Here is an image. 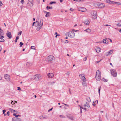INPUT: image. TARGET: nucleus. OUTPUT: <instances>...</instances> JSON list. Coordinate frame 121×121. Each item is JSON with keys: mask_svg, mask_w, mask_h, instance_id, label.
<instances>
[{"mask_svg": "<svg viewBox=\"0 0 121 121\" xmlns=\"http://www.w3.org/2000/svg\"><path fill=\"white\" fill-rule=\"evenodd\" d=\"M94 5L96 8H103L105 6L104 4L97 2L95 3L94 4Z\"/></svg>", "mask_w": 121, "mask_h": 121, "instance_id": "nucleus-1", "label": "nucleus"}, {"mask_svg": "<svg viewBox=\"0 0 121 121\" xmlns=\"http://www.w3.org/2000/svg\"><path fill=\"white\" fill-rule=\"evenodd\" d=\"M66 36H68L71 38H73L75 36V33L72 31H70L65 34Z\"/></svg>", "mask_w": 121, "mask_h": 121, "instance_id": "nucleus-2", "label": "nucleus"}, {"mask_svg": "<svg viewBox=\"0 0 121 121\" xmlns=\"http://www.w3.org/2000/svg\"><path fill=\"white\" fill-rule=\"evenodd\" d=\"M95 78L97 81H99L101 79L100 72L99 70H97L96 72Z\"/></svg>", "mask_w": 121, "mask_h": 121, "instance_id": "nucleus-3", "label": "nucleus"}, {"mask_svg": "<svg viewBox=\"0 0 121 121\" xmlns=\"http://www.w3.org/2000/svg\"><path fill=\"white\" fill-rule=\"evenodd\" d=\"M54 59V56L52 55H50L46 59V61L49 62Z\"/></svg>", "mask_w": 121, "mask_h": 121, "instance_id": "nucleus-4", "label": "nucleus"}, {"mask_svg": "<svg viewBox=\"0 0 121 121\" xmlns=\"http://www.w3.org/2000/svg\"><path fill=\"white\" fill-rule=\"evenodd\" d=\"M111 75L114 77H116L117 76V73L116 71L114 69H111L110 70Z\"/></svg>", "mask_w": 121, "mask_h": 121, "instance_id": "nucleus-5", "label": "nucleus"}, {"mask_svg": "<svg viewBox=\"0 0 121 121\" xmlns=\"http://www.w3.org/2000/svg\"><path fill=\"white\" fill-rule=\"evenodd\" d=\"M34 79L36 80H39L41 79V75L40 74H37L34 76Z\"/></svg>", "mask_w": 121, "mask_h": 121, "instance_id": "nucleus-6", "label": "nucleus"}, {"mask_svg": "<svg viewBox=\"0 0 121 121\" xmlns=\"http://www.w3.org/2000/svg\"><path fill=\"white\" fill-rule=\"evenodd\" d=\"M91 15H92V18L94 19H96L97 18V13L96 11H93L92 13H91Z\"/></svg>", "mask_w": 121, "mask_h": 121, "instance_id": "nucleus-7", "label": "nucleus"}, {"mask_svg": "<svg viewBox=\"0 0 121 121\" xmlns=\"http://www.w3.org/2000/svg\"><path fill=\"white\" fill-rule=\"evenodd\" d=\"M4 35L3 31L1 28H0V39H2L4 38L3 35Z\"/></svg>", "mask_w": 121, "mask_h": 121, "instance_id": "nucleus-8", "label": "nucleus"}, {"mask_svg": "<svg viewBox=\"0 0 121 121\" xmlns=\"http://www.w3.org/2000/svg\"><path fill=\"white\" fill-rule=\"evenodd\" d=\"M78 10L79 11L84 12L86 11V9L84 7H79L78 8Z\"/></svg>", "mask_w": 121, "mask_h": 121, "instance_id": "nucleus-9", "label": "nucleus"}, {"mask_svg": "<svg viewBox=\"0 0 121 121\" xmlns=\"http://www.w3.org/2000/svg\"><path fill=\"white\" fill-rule=\"evenodd\" d=\"M13 121H21V119L18 117H15L13 118L12 119Z\"/></svg>", "mask_w": 121, "mask_h": 121, "instance_id": "nucleus-10", "label": "nucleus"}, {"mask_svg": "<svg viewBox=\"0 0 121 121\" xmlns=\"http://www.w3.org/2000/svg\"><path fill=\"white\" fill-rule=\"evenodd\" d=\"M29 2L28 3L30 6L31 7L33 5V0H28Z\"/></svg>", "mask_w": 121, "mask_h": 121, "instance_id": "nucleus-11", "label": "nucleus"}, {"mask_svg": "<svg viewBox=\"0 0 121 121\" xmlns=\"http://www.w3.org/2000/svg\"><path fill=\"white\" fill-rule=\"evenodd\" d=\"M54 74L53 73H50L47 74V76L49 78H53L54 77Z\"/></svg>", "mask_w": 121, "mask_h": 121, "instance_id": "nucleus-12", "label": "nucleus"}, {"mask_svg": "<svg viewBox=\"0 0 121 121\" xmlns=\"http://www.w3.org/2000/svg\"><path fill=\"white\" fill-rule=\"evenodd\" d=\"M4 77L5 79L7 80H9L10 76L9 75L5 74L4 75Z\"/></svg>", "mask_w": 121, "mask_h": 121, "instance_id": "nucleus-13", "label": "nucleus"}, {"mask_svg": "<svg viewBox=\"0 0 121 121\" xmlns=\"http://www.w3.org/2000/svg\"><path fill=\"white\" fill-rule=\"evenodd\" d=\"M113 50H110L107 52L108 54H105V56H107L108 55H109L110 54H112L113 52Z\"/></svg>", "mask_w": 121, "mask_h": 121, "instance_id": "nucleus-14", "label": "nucleus"}, {"mask_svg": "<svg viewBox=\"0 0 121 121\" xmlns=\"http://www.w3.org/2000/svg\"><path fill=\"white\" fill-rule=\"evenodd\" d=\"M7 36L9 38V39L11 38H12V35L11 33L10 32H7Z\"/></svg>", "mask_w": 121, "mask_h": 121, "instance_id": "nucleus-15", "label": "nucleus"}, {"mask_svg": "<svg viewBox=\"0 0 121 121\" xmlns=\"http://www.w3.org/2000/svg\"><path fill=\"white\" fill-rule=\"evenodd\" d=\"M107 39H108L106 38H105V39H103V42L104 44H107L108 42Z\"/></svg>", "mask_w": 121, "mask_h": 121, "instance_id": "nucleus-16", "label": "nucleus"}, {"mask_svg": "<svg viewBox=\"0 0 121 121\" xmlns=\"http://www.w3.org/2000/svg\"><path fill=\"white\" fill-rule=\"evenodd\" d=\"M43 20L42 19H40V22L39 24V26H42L43 25Z\"/></svg>", "mask_w": 121, "mask_h": 121, "instance_id": "nucleus-17", "label": "nucleus"}, {"mask_svg": "<svg viewBox=\"0 0 121 121\" xmlns=\"http://www.w3.org/2000/svg\"><path fill=\"white\" fill-rule=\"evenodd\" d=\"M84 23L86 25H88L89 23V22L88 20H86L84 21Z\"/></svg>", "mask_w": 121, "mask_h": 121, "instance_id": "nucleus-18", "label": "nucleus"}, {"mask_svg": "<svg viewBox=\"0 0 121 121\" xmlns=\"http://www.w3.org/2000/svg\"><path fill=\"white\" fill-rule=\"evenodd\" d=\"M101 50L100 48L99 47H98L96 49V51L97 52H100Z\"/></svg>", "mask_w": 121, "mask_h": 121, "instance_id": "nucleus-19", "label": "nucleus"}, {"mask_svg": "<svg viewBox=\"0 0 121 121\" xmlns=\"http://www.w3.org/2000/svg\"><path fill=\"white\" fill-rule=\"evenodd\" d=\"M81 80H82L83 81V82L86 81V80L84 76H82V77H81Z\"/></svg>", "mask_w": 121, "mask_h": 121, "instance_id": "nucleus-20", "label": "nucleus"}, {"mask_svg": "<svg viewBox=\"0 0 121 121\" xmlns=\"http://www.w3.org/2000/svg\"><path fill=\"white\" fill-rule=\"evenodd\" d=\"M85 31L87 32H91V30L89 28L87 29L84 30Z\"/></svg>", "mask_w": 121, "mask_h": 121, "instance_id": "nucleus-21", "label": "nucleus"}, {"mask_svg": "<svg viewBox=\"0 0 121 121\" xmlns=\"http://www.w3.org/2000/svg\"><path fill=\"white\" fill-rule=\"evenodd\" d=\"M42 27V26H38V27L36 29L37 30V31L39 30Z\"/></svg>", "mask_w": 121, "mask_h": 121, "instance_id": "nucleus-22", "label": "nucleus"}, {"mask_svg": "<svg viewBox=\"0 0 121 121\" xmlns=\"http://www.w3.org/2000/svg\"><path fill=\"white\" fill-rule=\"evenodd\" d=\"M27 65L28 66H29L32 65V64L30 62H28L27 63Z\"/></svg>", "mask_w": 121, "mask_h": 121, "instance_id": "nucleus-23", "label": "nucleus"}, {"mask_svg": "<svg viewBox=\"0 0 121 121\" xmlns=\"http://www.w3.org/2000/svg\"><path fill=\"white\" fill-rule=\"evenodd\" d=\"M19 38V37L18 36H17L16 37V38L15 40V42H17V40H18Z\"/></svg>", "mask_w": 121, "mask_h": 121, "instance_id": "nucleus-24", "label": "nucleus"}, {"mask_svg": "<svg viewBox=\"0 0 121 121\" xmlns=\"http://www.w3.org/2000/svg\"><path fill=\"white\" fill-rule=\"evenodd\" d=\"M43 117L44 118V119H47L48 118V116L46 115H43Z\"/></svg>", "mask_w": 121, "mask_h": 121, "instance_id": "nucleus-25", "label": "nucleus"}, {"mask_svg": "<svg viewBox=\"0 0 121 121\" xmlns=\"http://www.w3.org/2000/svg\"><path fill=\"white\" fill-rule=\"evenodd\" d=\"M13 116H15V117H20L21 115H16L15 113H14L13 114Z\"/></svg>", "mask_w": 121, "mask_h": 121, "instance_id": "nucleus-26", "label": "nucleus"}, {"mask_svg": "<svg viewBox=\"0 0 121 121\" xmlns=\"http://www.w3.org/2000/svg\"><path fill=\"white\" fill-rule=\"evenodd\" d=\"M115 4L117 5H121V3L119 2H115Z\"/></svg>", "mask_w": 121, "mask_h": 121, "instance_id": "nucleus-27", "label": "nucleus"}, {"mask_svg": "<svg viewBox=\"0 0 121 121\" xmlns=\"http://www.w3.org/2000/svg\"><path fill=\"white\" fill-rule=\"evenodd\" d=\"M86 100H87L88 102H90L91 101V100L90 99V97L86 98Z\"/></svg>", "mask_w": 121, "mask_h": 121, "instance_id": "nucleus-28", "label": "nucleus"}, {"mask_svg": "<svg viewBox=\"0 0 121 121\" xmlns=\"http://www.w3.org/2000/svg\"><path fill=\"white\" fill-rule=\"evenodd\" d=\"M56 3V2H55V1H51L50 2V3H49V4L50 5L52 4H55Z\"/></svg>", "mask_w": 121, "mask_h": 121, "instance_id": "nucleus-29", "label": "nucleus"}, {"mask_svg": "<svg viewBox=\"0 0 121 121\" xmlns=\"http://www.w3.org/2000/svg\"><path fill=\"white\" fill-rule=\"evenodd\" d=\"M23 45V43L22 42H20V47H22V45Z\"/></svg>", "mask_w": 121, "mask_h": 121, "instance_id": "nucleus-30", "label": "nucleus"}, {"mask_svg": "<svg viewBox=\"0 0 121 121\" xmlns=\"http://www.w3.org/2000/svg\"><path fill=\"white\" fill-rule=\"evenodd\" d=\"M31 49L35 50V47L34 46H31Z\"/></svg>", "mask_w": 121, "mask_h": 121, "instance_id": "nucleus-31", "label": "nucleus"}, {"mask_svg": "<svg viewBox=\"0 0 121 121\" xmlns=\"http://www.w3.org/2000/svg\"><path fill=\"white\" fill-rule=\"evenodd\" d=\"M72 31H73H73H75V32H77L78 31H79V30H76L75 29H72Z\"/></svg>", "mask_w": 121, "mask_h": 121, "instance_id": "nucleus-32", "label": "nucleus"}, {"mask_svg": "<svg viewBox=\"0 0 121 121\" xmlns=\"http://www.w3.org/2000/svg\"><path fill=\"white\" fill-rule=\"evenodd\" d=\"M101 87H100L98 88V92L99 95H100V90Z\"/></svg>", "mask_w": 121, "mask_h": 121, "instance_id": "nucleus-33", "label": "nucleus"}, {"mask_svg": "<svg viewBox=\"0 0 121 121\" xmlns=\"http://www.w3.org/2000/svg\"><path fill=\"white\" fill-rule=\"evenodd\" d=\"M59 117L62 118L66 117L65 116L62 115H60Z\"/></svg>", "mask_w": 121, "mask_h": 121, "instance_id": "nucleus-34", "label": "nucleus"}, {"mask_svg": "<svg viewBox=\"0 0 121 121\" xmlns=\"http://www.w3.org/2000/svg\"><path fill=\"white\" fill-rule=\"evenodd\" d=\"M111 1L110 0H106V3L110 4Z\"/></svg>", "mask_w": 121, "mask_h": 121, "instance_id": "nucleus-35", "label": "nucleus"}, {"mask_svg": "<svg viewBox=\"0 0 121 121\" xmlns=\"http://www.w3.org/2000/svg\"><path fill=\"white\" fill-rule=\"evenodd\" d=\"M49 13H50L49 12H48L45 15V16L46 17H48V16H49Z\"/></svg>", "mask_w": 121, "mask_h": 121, "instance_id": "nucleus-36", "label": "nucleus"}, {"mask_svg": "<svg viewBox=\"0 0 121 121\" xmlns=\"http://www.w3.org/2000/svg\"><path fill=\"white\" fill-rule=\"evenodd\" d=\"M9 111H11L12 112H14L15 111V110H13V109H9Z\"/></svg>", "mask_w": 121, "mask_h": 121, "instance_id": "nucleus-37", "label": "nucleus"}, {"mask_svg": "<svg viewBox=\"0 0 121 121\" xmlns=\"http://www.w3.org/2000/svg\"><path fill=\"white\" fill-rule=\"evenodd\" d=\"M43 117V115L40 116L39 117L40 119H44V118Z\"/></svg>", "mask_w": 121, "mask_h": 121, "instance_id": "nucleus-38", "label": "nucleus"}, {"mask_svg": "<svg viewBox=\"0 0 121 121\" xmlns=\"http://www.w3.org/2000/svg\"><path fill=\"white\" fill-rule=\"evenodd\" d=\"M115 2H114V1H111V2H110V4H115Z\"/></svg>", "mask_w": 121, "mask_h": 121, "instance_id": "nucleus-39", "label": "nucleus"}, {"mask_svg": "<svg viewBox=\"0 0 121 121\" xmlns=\"http://www.w3.org/2000/svg\"><path fill=\"white\" fill-rule=\"evenodd\" d=\"M102 80L105 82H106L107 81L106 79H105L104 78L102 79Z\"/></svg>", "mask_w": 121, "mask_h": 121, "instance_id": "nucleus-40", "label": "nucleus"}, {"mask_svg": "<svg viewBox=\"0 0 121 121\" xmlns=\"http://www.w3.org/2000/svg\"><path fill=\"white\" fill-rule=\"evenodd\" d=\"M98 103V101L97 100L95 101V102H93V103H95V104H96Z\"/></svg>", "mask_w": 121, "mask_h": 121, "instance_id": "nucleus-41", "label": "nucleus"}, {"mask_svg": "<svg viewBox=\"0 0 121 121\" xmlns=\"http://www.w3.org/2000/svg\"><path fill=\"white\" fill-rule=\"evenodd\" d=\"M5 40L4 39H0V42H3L5 41Z\"/></svg>", "mask_w": 121, "mask_h": 121, "instance_id": "nucleus-42", "label": "nucleus"}, {"mask_svg": "<svg viewBox=\"0 0 121 121\" xmlns=\"http://www.w3.org/2000/svg\"><path fill=\"white\" fill-rule=\"evenodd\" d=\"M74 1L76 2H78V1H82L81 0H73Z\"/></svg>", "mask_w": 121, "mask_h": 121, "instance_id": "nucleus-43", "label": "nucleus"}, {"mask_svg": "<svg viewBox=\"0 0 121 121\" xmlns=\"http://www.w3.org/2000/svg\"><path fill=\"white\" fill-rule=\"evenodd\" d=\"M116 25L118 26H121V24L120 23L117 24Z\"/></svg>", "mask_w": 121, "mask_h": 121, "instance_id": "nucleus-44", "label": "nucleus"}, {"mask_svg": "<svg viewBox=\"0 0 121 121\" xmlns=\"http://www.w3.org/2000/svg\"><path fill=\"white\" fill-rule=\"evenodd\" d=\"M78 106L80 107V110H82V109H83L84 108H83L80 105H79Z\"/></svg>", "mask_w": 121, "mask_h": 121, "instance_id": "nucleus-45", "label": "nucleus"}, {"mask_svg": "<svg viewBox=\"0 0 121 121\" xmlns=\"http://www.w3.org/2000/svg\"><path fill=\"white\" fill-rule=\"evenodd\" d=\"M22 31H20V32H19L18 33V35H21V34H22Z\"/></svg>", "mask_w": 121, "mask_h": 121, "instance_id": "nucleus-46", "label": "nucleus"}, {"mask_svg": "<svg viewBox=\"0 0 121 121\" xmlns=\"http://www.w3.org/2000/svg\"><path fill=\"white\" fill-rule=\"evenodd\" d=\"M6 111V110H3V114H4L5 113V112Z\"/></svg>", "mask_w": 121, "mask_h": 121, "instance_id": "nucleus-47", "label": "nucleus"}, {"mask_svg": "<svg viewBox=\"0 0 121 121\" xmlns=\"http://www.w3.org/2000/svg\"><path fill=\"white\" fill-rule=\"evenodd\" d=\"M10 112L9 111H8L7 112V115L8 116H9V113Z\"/></svg>", "mask_w": 121, "mask_h": 121, "instance_id": "nucleus-48", "label": "nucleus"}, {"mask_svg": "<svg viewBox=\"0 0 121 121\" xmlns=\"http://www.w3.org/2000/svg\"><path fill=\"white\" fill-rule=\"evenodd\" d=\"M3 4L2 2H1V1H0V5L1 6Z\"/></svg>", "mask_w": 121, "mask_h": 121, "instance_id": "nucleus-49", "label": "nucleus"}, {"mask_svg": "<svg viewBox=\"0 0 121 121\" xmlns=\"http://www.w3.org/2000/svg\"><path fill=\"white\" fill-rule=\"evenodd\" d=\"M87 57H85V58H84V59H83V60L84 61H85L86 60H87Z\"/></svg>", "mask_w": 121, "mask_h": 121, "instance_id": "nucleus-50", "label": "nucleus"}, {"mask_svg": "<svg viewBox=\"0 0 121 121\" xmlns=\"http://www.w3.org/2000/svg\"><path fill=\"white\" fill-rule=\"evenodd\" d=\"M52 7H50V6H49V7H48V9H52Z\"/></svg>", "mask_w": 121, "mask_h": 121, "instance_id": "nucleus-51", "label": "nucleus"}, {"mask_svg": "<svg viewBox=\"0 0 121 121\" xmlns=\"http://www.w3.org/2000/svg\"><path fill=\"white\" fill-rule=\"evenodd\" d=\"M82 76H84L83 75H82L80 74L79 75V76L80 77V78H81V77H82Z\"/></svg>", "mask_w": 121, "mask_h": 121, "instance_id": "nucleus-52", "label": "nucleus"}, {"mask_svg": "<svg viewBox=\"0 0 121 121\" xmlns=\"http://www.w3.org/2000/svg\"><path fill=\"white\" fill-rule=\"evenodd\" d=\"M53 109V108L52 107L51 109H50L49 110H48V111L49 112L50 111H51Z\"/></svg>", "mask_w": 121, "mask_h": 121, "instance_id": "nucleus-53", "label": "nucleus"}, {"mask_svg": "<svg viewBox=\"0 0 121 121\" xmlns=\"http://www.w3.org/2000/svg\"><path fill=\"white\" fill-rule=\"evenodd\" d=\"M36 23H37V24H38V26H39V22L37 21H36Z\"/></svg>", "mask_w": 121, "mask_h": 121, "instance_id": "nucleus-54", "label": "nucleus"}, {"mask_svg": "<svg viewBox=\"0 0 121 121\" xmlns=\"http://www.w3.org/2000/svg\"><path fill=\"white\" fill-rule=\"evenodd\" d=\"M55 83V82H52L51 83H50V84H52L54 83Z\"/></svg>", "mask_w": 121, "mask_h": 121, "instance_id": "nucleus-55", "label": "nucleus"}, {"mask_svg": "<svg viewBox=\"0 0 121 121\" xmlns=\"http://www.w3.org/2000/svg\"><path fill=\"white\" fill-rule=\"evenodd\" d=\"M24 0H22L21 1V3L22 4L24 2Z\"/></svg>", "mask_w": 121, "mask_h": 121, "instance_id": "nucleus-56", "label": "nucleus"}, {"mask_svg": "<svg viewBox=\"0 0 121 121\" xmlns=\"http://www.w3.org/2000/svg\"><path fill=\"white\" fill-rule=\"evenodd\" d=\"M70 11H73V9L72 8H70Z\"/></svg>", "mask_w": 121, "mask_h": 121, "instance_id": "nucleus-57", "label": "nucleus"}, {"mask_svg": "<svg viewBox=\"0 0 121 121\" xmlns=\"http://www.w3.org/2000/svg\"><path fill=\"white\" fill-rule=\"evenodd\" d=\"M17 90H21V88L19 87H17Z\"/></svg>", "mask_w": 121, "mask_h": 121, "instance_id": "nucleus-58", "label": "nucleus"}, {"mask_svg": "<svg viewBox=\"0 0 121 121\" xmlns=\"http://www.w3.org/2000/svg\"><path fill=\"white\" fill-rule=\"evenodd\" d=\"M87 107H88V108L90 107V106L89 103H88V104H87Z\"/></svg>", "mask_w": 121, "mask_h": 121, "instance_id": "nucleus-59", "label": "nucleus"}, {"mask_svg": "<svg viewBox=\"0 0 121 121\" xmlns=\"http://www.w3.org/2000/svg\"><path fill=\"white\" fill-rule=\"evenodd\" d=\"M102 60V59H101L99 61H97V63H99L100 61Z\"/></svg>", "mask_w": 121, "mask_h": 121, "instance_id": "nucleus-60", "label": "nucleus"}, {"mask_svg": "<svg viewBox=\"0 0 121 121\" xmlns=\"http://www.w3.org/2000/svg\"><path fill=\"white\" fill-rule=\"evenodd\" d=\"M96 104H95V103H93V104H92V105L93 106H95V105H96Z\"/></svg>", "mask_w": 121, "mask_h": 121, "instance_id": "nucleus-61", "label": "nucleus"}, {"mask_svg": "<svg viewBox=\"0 0 121 121\" xmlns=\"http://www.w3.org/2000/svg\"><path fill=\"white\" fill-rule=\"evenodd\" d=\"M70 74V73L69 72H68L67 73V74L68 75H69Z\"/></svg>", "mask_w": 121, "mask_h": 121, "instance_id": "nucleus-62", "label": "nucleus"}, {"mask_svg": "<svg viewBox=\"0 0 121 121\" xmlns=\"http://www.w3.org/2000/svg\"><path fill=\"white\" fill-rule=\"evenodd\" d=\"M83 109H84L85 111H86L87 110V108H83Z\"/></svg>", "mask_w": 121, "mask_h": 121, "instance_id": "nucleus-63", "label": "nucleus"}, {"mask_svg": "<svg viewBox=\"0 0 121 121\" xmlns=\"http://www.w3.org/2000/svg\"><path fill=\"white\" fill-rule=\"evenodd\" d=\"M49 6H47L46 7V9L47 10H48Z\"/></svg>", "mask_w": 121, "mask_h": 121, "instance_id": "nucleus-64", "label": "nucleus"}]
</instances>
